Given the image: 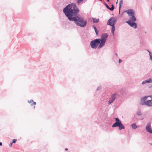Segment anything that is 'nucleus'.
I'll use <instances>...</instances> for the list:
<instances>
[{"label": "nucleus", "instance_id": "obj_11", "mask_svg": "<svg viewBox=\"0 0 152 152\" xmlns=\"http://www.w3.org/2000/svg\"><path fill=\"white\" fill-rule=\"evenodd\" d=\"M101 42L99 45L98 48L100 49L102 48L106 42L104 41V40H101Z\"/></svg>", "mask_w": 152, "mask_h": 152}, {"label": "nucleus", "instance_id": "obj_7", "mask_svg": "<svg viewBox=\"0 0 152 152\" xmlns=\"http://www.w3.org/2000/svg\"><path fill=\"white\" fill-rule=\"evenodd\" d=\"M108 35L106 33L103 34L101 37V40H104L106 42Z\"/></svg>", "mask_w": 152, "mask_h": 152}, {"label": "nucleus", "instance_id": "obj_13", "mask_svg": "<svg viewBox=\"0 0 152 152\" xmlns=\"http://www.w3.org/2000/svg\"><path fill=\"white\" fill-rule=\"evenodd\" d=\"M132 17L129 18V20L132 21H135L136 20V18L134 15L132 16Z\"/></svg>", "mask_w": 152, "mask_h": 152}, {"label": "nucleus", "instance_id": "obj_14", "mask_svg": "<svg viewBox=\"0 0 152 152\" xmlns=\"http://www.w3.org/2000/svg\"><path fill=\"white\" fill-rule=\"evenodd\" d=\"M28 102L29 103L31 104V105H35L36 104V102H34L33 100H31L30 101H28Z\"/></svg>", "mask_w": 152, "mask_h": 152}, {"label": "nucleus", "instance_id": "obj_25", "mask_svg": "<svg viewBox=\"0 0 152 152\" xmlns=\"http://www.w3.org/2000/svg\"><path fill=\"white\" fill-rule=\"evenodd\" d=\"M150 59L152 60V55H151V54H150Z\"/></svg>", "mask_w": 152, "mask_h": 152}, {"label": "nucleus", "instance_id": "obj_31", "mask_svg": "<svg viewBox=\"0 0 152 152\" xmlns=\"http://www.w3.org/2000/svg\"><path fill=\"white\" fill-rule=\"evenodd\" d=\"M107 1H109V0H107Z\"/></svg>", "mask_w": 152, "mask_h": 152}, {"label": "nucleus", "instance_id": "obj_27", "mask_svg": "<svg viewBox=\"0 0 152 152\" xmlns=\"http://www.w3.org/2000/svg\"><path fill=\"white\" fill-rule=\"evenodd\" d=\"M122 61L121 60L119 59V63H121L122 62Z\"/></svg>", "mask_w": 152, "mask_h": 152}, {"label": "nucleus", "instance_id": "obj_2", "mask_svg": "<svg viewBox=\"0 0 152 152\" xmlns=\"http://www.w3.org/2000/svg\"><path fill=\"white\" fill-rule=\"evenodd\" d=\"M115 119V122L113 125L112 127H114L118 126L119 127V130L124 129L125 127L122 124L121 121L119 120V119L118 118H116Z\"/></svg>", "mask_w": 152, "mask_h": 152}, {"label": "nucleus", "instance_id": "obj_5", "mask_svg": "<svg viewBox=\"0 0 152 152\" xmlns=\"http://www.w3.org/2000/svg\"><path fill=\"white\" fill-rule=\"evenodd\" d=\"M126 23H128L131 27L134 28H137V24L135 23L132 22L131 20H129L126 21Z\"/></svg>", "mask_w": 152, "mask_h": 152}, {"label": "nucleus", "instance_id": "obj_8", "mask_svg": "<svg viewBox=\"0 0 152 152\" xmlns=\"http://www.w3.org/2000/svg\"><path fill=\"white\" fill-rule=\"evenodd\" d=\"M152 99L151 98V100H147L145 102V104L148 106H152Z\"/></svg>", "mask_w": 152, "mask_h": 152}, {"label": "nucleus", "instance_id": "obj_1", "mask_svg": "<svg viewBox=\"0 0 152 152\" xmlns=\"http://www.w3.org/2000/svg\"><path fill=\"white\" fill-rule=\"evenodd\" d=\"M78 11V9L74 4H69L63 10L64 13L70 20L75 21L78 26L84 27L86 25V20L79 16L72 17L77 15Z\"/></svg>", "mask_w": 152, "mask_h": 152}, {"label": "nucleus", "instance_id": "obj_12", "mask_svg": "<svg viewBox=\"0 0 152 152\" xmlns=\"http://www.w3.org/2000/svg\"><path fill=\"white\" fill-rule=\"evenodd\" d=\"M152 82V80L151 78H150L148 80H145L142 82V84H144L147 83H151Z\"/></svg>", "mask_w": 152, "mask_h": 152}, {"label": "nucleus", "instance_id": "obj_4", "mask_svg": "<svg viewBox=\"0 0 152 152\" xmlns=\"http://www.w3.org/2000/svg\"><path fill=\"white\" fill-rule=\"evenodd\" d=\"M115 22V19L113 18H111L108 20L107 24L110 26H114Z\"/></svg>", "mask_w": 152, "mask_h": 152}, {"label": "nucleus", "instance_id": "obj_16", "mask_svg": "<svg viewBox=\"0 0 152 152\" xmlns=\"http://www.w3.org/2000/svg\"><path fill=\"white\" fill-rule=\"evenodd\" d=\"M132 128L134 129H135L137 127V126L136 124H133L132 125Z\"/></svg>", "mask_w": 152, "mask_h": 152}, {"label": "nucleus", "instance_id": "obj_9", "mask_svg": "<svg viewBox=\"0 0 152 152\" xmlns=\"http://www.w3.org/2000/svg\"><path fill=\"white\" fill-rule=\"evenodd\" d=\"M146 130L151 133H152V129H151L150 124L148 123L147 126L146 127Z\"/></svg>", "mask_w": 152, "mask_h": 152}, {"label": "nucleus", "instance_id": "obj_22", "mask_svg": "<svg viewBox=\"0 0 152 152\" xmlns=\"http://www.w3.org/2000/svg\"><path fill=\"white\" fill-rule=\"evenodd\" d=\"M83 0H78L77 3L78 4H80V3L82 2Z\"/></svg>", "mask_w": 152, "mask_h": 152}, {"label": "nucleus", "instance_id": "obj_18", "mask_svg": "<svg viewBox=\"0 0 152 152\" xmlns=\"http://www.w3.org/2000/svg\"><path fill=\"white\" fill-rule=\"evenodd\" d=\"M123 4V0H121L120 1V4H119V8L120 10V8H121V4Z\"/></svg>", "mask_w": 152, "mask_h": 152}, {"label": "nucleus", "instance_id": "obj_19", "mask_svg": "<svg viewBox=\"0 0 152 152\" xmlns=\"http://www.w3.org/2000/svg\"><path fill=\"white\" fill-rule=\"evenodd\" d=\"M149 97V96H145L143 98H142L141 100L143 101H145L147 99V98Z\"/></svg>", "mask_w": 152, "mask_h": 152}, {"label": "nucleus", "instance_id": "obj_17", "mask_svg": "<svg viewBox=\"0 0 152 152\" xmlns=\"http://www.w3.org/2000/svg\"><path fill=\"white\" fill-rule=\"evenodd\" d=\"M93 22L94 23H97L99 21V19L94 18H93Z\"/></svg>", "mask_w": 152, "mask_h": 152}, {"label": "nucleus", "instance_id": "obj_10", "mask_svg": "<svg viewBox=\"0 0 152 152\" xmlns=\"http://www.w3.org/2000/svg\"><path fill=\"white\" fill-rule=\"evenodd\" d=\"M127 13L129 16H131L134 15V13L131 10H129L126 11Z\"/></svg>", "mask_w": 152, "mask_h": 152}, {"label": "nucleus", "instance_id": "obj_23", "mask_svg": "<svg viewBox=\"0 0 152 152\" xmlns=\"http://www.w3.org/2000/svg\"><path fill=\"white\" fill-rule=\"evenodd\" d=\"M17 140L16 139H13L12 140V143H15L16 142V141Z\"/></svg>", "mask_w": 152, "mask_h": 152}, {"label": "nucleus", "instance_id": "obj_15", "mask_svg": "<svg viewBox=\"0 0 152 152\" xmlns=\"http://www.w3.org/2000/svg\"><path fill=\"white\" fill-rule=\"evenodd\" d=\"M112 26L111 31L113 33V34L114 35V31L115 30V27L113 25V26Z\"/></svg>", "mask_w": 152, "mask_h": 152}, {"label": "nucleus", "instance_id": "obj_26", "mask_svg": "<svg viewBox=\"0 0 152 152\" xmlns=\"http://www.w3.org/2000/svg\"><path fill=\"white\" fill-rule=\"evenodd\" d=\"M12 143H13L12 142H11V143L10 144V146L11 147V146H12Z\"/></svg>", "mask_w": 152, "mask_h": 152}, {"label": "nucleus", "instance_id": "obj_24", "mask_svg": "<svg viewBox=\"0 0 152 152\" xmlns=\"http://www.w3.org/2000/svg\"><path fill=\"white\" fill-rule=\"evenodd\" d=\"M105 5L106 6V7L107 8L109 9L110 7H109L107 4H105Z\"/></svg>", "mask_w": 152, "mask_h": 152}, {"label": "nucleus", "instance_id": "obj_29", "mask_svg": "<svg viewBox=\"0 0 152 152\" xmlns=\"http://www.w3.org/2000/svg\"><path fill=\"white\" fill-rule=\"evenodd\" d=\"M2 145V143L1 142H0V145L1 146Z\"/></svg>", "mask_w": 152, "mask_h": 152}, {"label": "nucleus", "instance_id": "obj_20", "mask_svg": "<svg viewBox=\"0 0 152 152\" xmlns=\"http://www.w3.org/2000/svg\"><path fill=\"white\" fill-rule=\"evenodd\" d=\"M114 6L113 4H112L111 7H110L109 10L111 11H113L114 10Z\"/></svg>", "mask_w": 152, "mask_h": 152}, {"label": "nucleus", "instance_id": "obj_30", "mask_svg": "<svg viewBox=\"0 0 152 152\" xmlns=\"http://www.w3.org/2000/svg\"><path fill=\"white\" fill-rule=\"evenodd\" d=\"M65 150L66 151H67L68 150V149L67 148H65Z\"/></svg>", "mask_w": 152, "mask_h": 152}, {"label": "nucleus", "instance_id": "obj_6", "mask_svg": "<svg viewBox=\"0 0 152 152\" xmlns=\"http://www.w3.org/2000/svg\"><path fill=\"white\" fill-rule=\"evenodd\" d=\"M116 96V94L115 93L113 95H112L111 97L110 98L109 100V104H110L112 103L115 100Z\"/></svg>", "mask_w": 152, "mask_h": 152}, {"label": "nucleus", "instance_id": "obj_3", "mask_svg": "<svg viewBox=\"0 0 152 152\" xmlns=\"http://www.w3.org/2000/svg\"><path fill=\"white\" fill-rule=\"evenodd\" d=\"M101 41V39H96L91 41V46L92 48H96Z\"/></svg>", "mask_w": 152, "mask_h": 152}, {"label": "nucleus", "instance_id": "obj_21", "mask_svg": "<svg viewBox=\"0 0 152 152\" xmlns=\"http://www.w3.org/2000/svg\"><path fill=\"white\" fill-rule=\"evenodd\" d=\"M94 28L95 30V31L96 32V35H97L98 34V32H97V30L96 29V28L95 27H94Z\"/></svg>", "mask_w": 152, "mask_h": 152}, {"label": "nucleus", "instance_id": "obj_28", "mask_svg": "<svg viewBox=\"0 0 152 152\" xmlns=\"http://www.w3.org/2000/svg\"><path fill=\"white\" fill-rule=\"evenodd\" d=\"M147 51L149 53V54H151V53L149 50H148Z\"/></svg>", "mask_w": 152, "mask_h": 152}]
</instances>
